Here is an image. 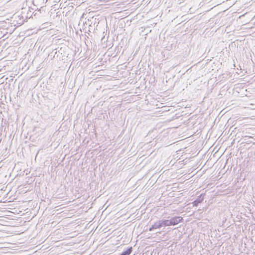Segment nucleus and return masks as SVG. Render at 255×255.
<instances>
[{"instance_id": "obj_12", "label": "nucleus", "mask_w": 255, "mask_h": 255, "mask_svg": "<svg viewBox=\"0 0 255 255\" xmlns=\"http://www.w3.org/2000/svg\"><path fill=\"white\" fill-rule=\"evenodd\" d=\"M81 28L82 29V25H81Z\"/></svg>"}, {"instance_id": "obj_1", "label": "nucleus", "mask_w": 255, "mask_h": 255, "mask_svg": "<svg viewBox=\"0 0 255 255\" xmlns=\"http://www.w3.org/2000/svg\"><path fill=\"white\" fill-rule=\"evenodd\" d=\"M88 25V21L84 22L83 19H80L79 23L77 24H76V25H73L74 30L72 29V32H78L80 31V32H83L87 31L88 30V26H87Z\"/></svg>"}, {"instance_id": "obj_2", "label": "nucleus", "mask_w": 255, "mask_h": 255, "mask_svg": "<svg viewBox=\"0 0 255 255\" xmlns=\"http://www.w3.org/2000/svg\"><path fill=\"white\" fill-rule=\"evenodd\" d=\"M96 18L95 19V22L92 21L91 20H88V30L86 32H94L96 29L98 31L101 30L100 27L101 24L99 22L98 23V24H96L97 22L95 21Z\"/></svg>"}, {"instance_id": "obj_5", "label": "nucleus", "mask_w": 255, "mask_h": 255, "mask_svg": "<svg viewBox=\"0 0 255 255\" xmlns=\"http://www.w3.org/2000/svg\"><path fill=\"white\" fill-rule=\"evenodd\" d=\"M49 27H54V25L50 24L48 22L44 23L40 26L39 30H41L44 29H45L46 30L47 28Z\"/></svg>"}, {"instance_id": "obj_9", "label": "nucleus", "mask_w": 255, "mask_h": 255, "mask_svg": "<svg viewBox=\"0 0 255 255\" xmlns=\"http://www.w3.org/2000/svg\"><path fill=\"white\" fill-rule=\"evenodd\" d=\"M158 221L159 222V224L161 225V227H163V226H166L165 223V220H159Z\"/></svg>"}, {"instance_id": "obj_7", "label": "nucleus", "mask_w": 255, "mask_h": 255, "mask_svg": "<svg viewBox=\"0 0 255 255\" xmlns=\"http://www.w3.org/2000/svg\"><path fill=\"white\" fill-rule=\"evenodd\" d=\"M132 251V247L128 248L126 251L123 252L121 255H129Z\"/></svg>"}, {"instance_id": "obj_11", "label": "nucleus", "mask_w": 255, "mask_h": 255, "mask_svg": "<svg viewBox=\"0 0 255 255\" xmlns=\"http://www.w3.org/2000/svg\"><path fill=\"white\" fill-rule=\"evenodd\" d=\"M51 30H53V27H49L45 30L46 32H48V31H50Z\"/></svg>"}, {"instance_id": "obj_8", "label": "nucleus", "mask_w": 255, "mask_h": 255, "mask_svg": "<svg viewBox=\"0 0 255 255\" xmlns=\"http://www.w3.org/2000/svg\"><path fill=\"white\" fill-rule=\"evenodd\" d=\"M165 220V226H171L172 224H171V220Z\"/></svg>"}, {"instance_id": "obj_13", "label": "nucleus", "mask_w": 255, "mask_h": 255, "mask_svg": "<svg viewBox=\"0 0 255 255\" xmlns=\"http://www.w3.org/2000/svg\"><path fill=\"white\" fill-rule=\"evenodd\" d=\"M122 255L121 254V255Z\"/></svg>"}, {"instance_id": "obj_10", "label": "nucleus", "mask_w": 255, "mask_h": 255, "mask_svg": "<svg viewBox=\"0 0 255 255\" xmlns=\"http://www.w3.org/2000/svg\"><path fill=\"white\" fill-rule=\"evenodd\" d=\"M40 10H35L32 13L34 14V16H36L38 14V13H40Z\"/></svg>"}, {"instance_id": "obj_4", "label": "nucleus", "mask_w": 255, "mask_h": 255, "mask_svg": "<svg viewBox=\"0 0 255 255\" xmlns=\"http://www.w3.org/2000/svg\"><path fill=\"white\" fill-rule=\"evenodd\" d=\"M161 228V225L159 224L158 221H156L151 227L149 229V231H152L153 229H159Z\"/></svg>"}, {"instance_id": "obj_3", "label": "nucleus", "mask_w": 255, "mask_h": 255, "mask_svg": "<svg viewBox=\"0 0 255 255\" xmlns=\"http://www.w3.org/2000/svg\"><path fill=\"white\" fill-rule=\"evenodd\" d=\"M172 225H175L181 222L182 218L181 217H174L170 219Z\"/></svg>"}, {"instance_id": "obj_6", "label": "nucleus", "mask_w": 255, "mask_h": 255, "mask_svg": "<svg viewBox=\"0 0 255 255\" xmlns=\"http://www.w3.org/2000/svg\"><path fill=\"white\" fill-rule=\"evenodd\" d=\"M203 199V198L200 196L196 200L194 201L193 202V206H197L199 203H201Z\"/></svg>"}]
</instances>
